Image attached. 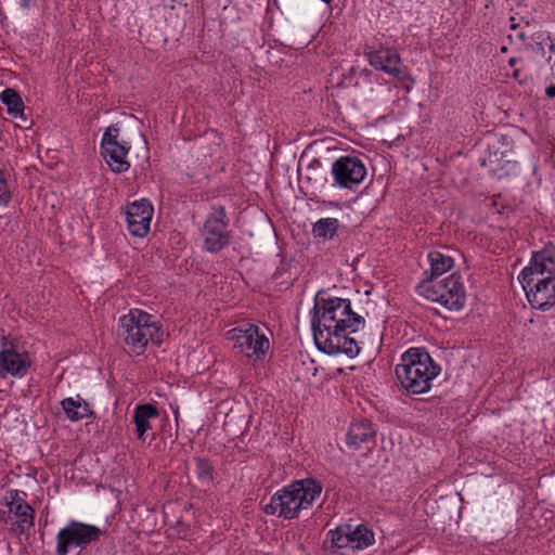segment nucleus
I'll return each mask as SVG.
<instances>
[{
  "mask_svg": "<svg viewBox=\"0 0 555 555\" xmlns=\"http://www.w3.org/2000/svg\"><path fill=\"white\" fill-rule=\"evenodd\" d=\"M30 359L27 352H18L13 344H4L0 351V375L10 374L23 377L30 366Z\"/></svg>",
  "mask_w": 555,
  "mask_h": 555,
  "instance_id": "nucleus-15",
  "label": "nucleus"
},
{
  "mask_svg": "<svg viewBox=\"0 0 555 555\" xmlns=\"http://www.w3.org/2000/svg\"><path fill=\"white\" fill-rule=\"evenodd\" d=\"M509 22H511V29L515 30L518 27V25L515 22V17H511Z\"/></svg>",
  "mask_w": 555,
  "mask_h": 555,
  "instance_id": "nucleus-29",
  "label": "nucleus"
},
{
  "mask_svg": "<svg viewBox=\"0 0 555 555\" xmlns=\"http://www.w3.org/2000/svg\"><path fill=\"white\" fill-rule=\"evenodd\" d=\"M333 186L356 190L366 177L364 163L356 156H341L337 158L331 169Z\"/></svg>",
  "mask_w": 555,
  "mask_h": 555,
  "instance_id": "nucleus-10",
  "label": "nucleus"
},
{
  "mask_svg": "<svg viewBox=\"0 0 555 555\" xmlns=\"http://www.w3.org/2000/svg\"><path fill=\"white\" fill-rule=\"evenodd\" d=\"M153 206L147 199L131 203L126 210V220L131 235L144 237L150 231Z\"/></svg>",
  "mask_w": 555,
  "mask_h": 555,
  "instance_id": "nucleus-13",
  "label": "nucleus"
},
{
  "mask_svg": "<svg viewBox=\"0 0 555 555\" xmlns=\"http://www.w3.org/2000/svg\"><path fill=\"white\" fill-rule=\"evenodd\" d=\"M428 260L430 262V278L428 280L435 281V278L446 273L452 269L454 260L451 256L441 253L440 250H431L428 254Z\"/></svg>",
  "mask_w": 555,
  "mask_h": 555,
  "instance_id": "nucleus-20",
  "label": "nucleus"
},
{
  "mask_svg": "<svg viewBox=\"0 0 555 555\" xmlns=\"http://www.w3.org/2000/svg\"><path fill=\"white\" fill-rule=\"evenodd\" d=\"M365 324V319L352 310L349 299L333 297L320 291L314 297L311 327L317 348L330 356L344 353L349 358L359 354L358 341L350 337Z\"/></svg>",
  "mask_w": 555,
  "mask_h": 555,
  "instance_id": "nucleus-1",
  "label": "nucleus"
},
{
  "mask_svg": "<svg viewBox=\"0 0 555 555\" xmlns=\"http://www.w3.org/2000/svg\"><path fill=\"white\" fill-rule=\"evenodd\" d=\"M230 220L224 206H215L206 217L201 234L203 248L210 254H218L227 248L232 241V232L228 230Z\"/></svg>",
  "mask_w": 555,
  "mask_h": 555,
  "instance_id": "nucleus-8",
  "label": "nucleus"
},
{
  "mask_svg": "<svg viewBox=\"0 0 555 555\" xmlns=\"http://www.w3.org/2000/svg\"><path fill=\"white\" fill-rule=\"evenodd\" d=\"M505 157V151L499 152V147L496 146V143L493 142L492 144H488V156L482 159V165H494L499 164L503 160Z\"/></svg>",
  "mask_w": 555,
  "mask_h": 555,
  "instance_id": "nucleus-25",
  "label": "nucleus"
},
{
  "mask_svg": "<svg viewBox=\"0 0 555 555\" xmlns=\"http://www.w3.org/2000/svg\"><path fill=\"white\" fill-rule=\"evenodd\" d=\"M195 472L197 479L204 486H210L214 480V465L212 463L205 457H195Z\"/></svg>",
  "mask_w": 555,
  "mask_h": 555,
  "instance_id": "nucleus-24",
  "label": "nucleus"
},
{
  "mask_svg": "<svg viewBox=\"0 0 555 555\" xmlns=\"http://www.w3.org/2000/svg\"><path fill=\"white\" fill-rule=\"evenodd\" d=\"M101 149L104 158L111 170L115 173L126 172L130 168V163L126 159L130 146L127 143L111 141L106 138L101 141Z\"/></svg>",
  "mask_w": 555,
  "mask_h": 555,
  "instance_id": "nucleus-16",
  "label": "nucleus"
},
{
  "mask_svg": "<svg viewBox=\"0 0 555 555\" xmlns=\"http://www.w3.org/2000/svg\"><path fill=\"white\" fill-rule=\"evenodd\" d=\"M11 199V192L8 186L5 173L0 169V206H5Z\"/></svg>",
  "mask_w": 555,
  "mask_h": 555,
  "instance_id": "nucleus-26",
  "label": "nucleus"
},
{
  "mask_svg": "<svg viewBox=\"0 0 555 555\" xmlns=\"http://www.w3.org/2000/svg\"><path fill=\"white\" fill-rule=\"evenodd\" d=\"M159 416V411L156 406L150 403L139 404L134 409L133 422L135 424V431L138 438L142 441L145 440V434L151 429V418Z\"/></svg>",
  "mask_w": 555,
  "mask_h": 555,
  "instance_id": "nucleus-18",
  "label": "nucleus"
},
{
  "mask_svg": "<svg viewBox=\"0 0 555 555\" xmlns=\"http://www.w3.org/2000/svg\"><path fill=\"white\" fill-rule=\"evenodd\" d=\"M231 333L233 334L232 339L235 341L234 346L247 358L260 360L270 347L269 339L260 333L256 324L247 323L234 328Z\"/></svg>",
  "mask_w": 555,
  "mask_h": 555,
  "instance_id": "nucleus-11",
  "label": "nucleus"
},
{
  "mask_svg": "<svg viewBox=\"0 0 555 555\" xmlns=\"http://www.w3.org/2000/svg\"><path fill=\"white\" fill-rule=\"evenodd\" d=\"M36 5H37L36 0H20V7L25 11L30 10L31 8H35Z\"/></svg>",
  "mask_w": 555,
  "mask_h": 555,
  "instance_id": "nucleus-28",
  "label": "nucleus"
},
{
  "mask_svg": "<svg viewBox=\"0 0 555 555\" xmlns=\"http://www.w3.org/2000/svg\"><path fill=\"white\" fill-rule=\"evenodd\" d=\"M103 531L94 525L70 520L56 534V555H68L72 548L85 550L100 541Z\"/></svg>",
  "mask_w": 555,
  "mask_h": 555,
  "instance_id": "nucleus-7",
  "label": "nucleus"
},
{
  "mask_svg": "<svg viewBox=\"0 0 555 555\" xmlns=\"http://www.w3.org/2000/svg\"><path fill=\"white\" fill-rule=\"evenodd\" d=\"M1 101L8 107V113L13 116H23L24 102L17 91L11 88H7L1 92Z\"/></svg>",
  "mask_w": 555,
  "mask_h": 555,
  "instance_id": "nucleus-23",
  "label": "nucleus"
},
{
  "mask_svg": "<svg viewBox=\"0 0 555 555\" xmlns=\"http://www.w3.org/2000/svg\"><path fill=\"white\" fill-rule=\"evenodd\" d=\"M10 499L9 513L13 514L16 519L10 530L18 535L26 533L34 526L35 511L20 496L17 490L10 491Z\"/></svg>",
  "mask_w": 555,
  "mask_h": 555,
  "instance_id": "nucleus-14",
  "label": "nucleus"
},
{
  "mask_svg": "<svg viewBox=\"0 0 555 555\" xmlns=\"http://www.w3.org/2000/svg\"><path fill=\"white\" fill-rule=\"evenodd\" d=\"M441 367L423 348H410L402 353L400 363L395 367L399 385L411 396H418L431 389L433 380L440 374Z\"/></svg>",
  "mask_w": 555,
  "mask_h": 555,
  "instance_id": "nucleus-4",
  "label": "nucleus"
},
{
  "mask_svg": "<svg viewBox=\"0 0 555 555\" xmlns=\"http://www.w3.org/2000/svg\"><path fill=\"white\" fill-rule=\"evenodd\" d=\"M517 37L520 39V40H525L526 38V34L524 31H520L517 34Z\"/></svg>",
  "mask_w": 555,
  "mask_h": 555,
  "instance_id": "nucleus-30",
  "label": "nucleus"
},
{
  "mask_svg": "<svg viewBox=\"0 0 555 555\" xmlns=\"http://www.w3.org/2000/svg\"><path fill=\"white\" fill-rule=\"evenodd\" d=\"M375 429L373 424L367 420H358L351 423L347 433L346 442L356 449L362 444L374 442Z\"/></svg>",
  "mask_w": 555,
  "mask_h": 555,
  "instance_id": "nucleus-17",
  "label": "nucleus"
},
{
  "mask_svg": "<svg viewBox=\"0 0 555 555\" xmlns=\"http://www.w3.org/2000/svg\"><path fill=\"white\" fill-rule=\"evenodd\" d=\"M543 44L547 46L548 54L546 61L551 68V76L546 78L547 86L545 88V95L550 99L555 98V37H547L546 40L539 44L540 50H543Z\"/></svg>",
  "mask_w": 555,
  "mask_h": 555,
  "instance_id": "nucleus-21",
  "label": "nucleus"
},
{
  "mask_svg": "<svg viewBox=\"0 0 555 555\" xmlns=\"http://www.w3.org/2000/svg\"><path fill=\"white\" fill-rule=\"evenodd\" d=\"M501 51H502L503 53H505V52L507 51V48H506V47H502V48H501Z\"/></svg>",
  "mask_w": 555,
  "mask_h": 555,
  "instance_id": "nucleus-31",
  "label": "nucleus"
},
{
  "mask_svg": "<svg viewBox=\"0 0 555 555\" xmlns=\"http://www.w3.org/2000/svg\"><path fill=\"white\" fill-rule=\"evenodd\" d=\"M332 547L337 550H364L375 542V534L366 525L341 524L328 531Z\"/></svg>",
  "mask_w": 555,
  "mask_h": 555,
  "instance_id": "nucleus-9",
  "label": "nucleus"
},
{
  "mask_svg": "<svg viewBox=\"0 0 555 555\" xmlns=\"http://www.w3.org/2000/svg\"><path fill=\"white\" fill-rule=\"evenodd\" d=\"M417 291L426 299L438 302L451 311L461 310L466 300L461 276L455 274H451L438 282L423 280L417 286Z\"/></svg>",
  "mask_w": 555,
  "mask_h": 555,
  "instance_id": "nucleus-6",
  "label": "nucleus"
},
{
  "mask_svg": "<svg viewBox=\"0 0 555 555\" xmlns=\"http://www.w3.org/2000/svg\"><path fill=\"white\" fill-rule=\"evenodd\" d=\"M119 128L117 126H109L103 133L102 140L109 138L111 141H118Z\"/></svg>",
  "mask_w": 555,
  "mask_h": 555,
  "instance_id": "nucleus-27",
  "label": "nucleus"
},
{
  "mask_svg": "<svg viewBox=\"0 0 555 555\" xmlns=\"http://www.w3.org/2000/svg\"><path fill=\"white\" fill-rule=\"evenodd\" d=\"M322 489V483L313 478L295 480L278 490L268 503L262 500V511L267 515L295 519L302 509L311 508L320 498Z\"/></svg>",
  "mask_w": 555,
  "mask_h": 555,
  "instance_id": "nucleus-3",
  "label": "nucleus"
},
{
  "mask_svg": "<svg viewBox=\"0 0 555 555\" xmlns=\"http://www.w3.org/2000/svg\"><path fill=\"white\" fill-rule=\"evenodd\" d=\"M515 63V59L509 60V64L513 65Z\"/></svg>",
  "mask_w": 555,
  "mask_h": 555,
  "instance_id": "nucleus-32",
  "label": "nucleus"
},
{
  "mask_svg": "<svg viewBox=\"0 0 555 555\" xmlns=\"http://www.w3.org/2000/svg\"><path fill=\"white\" fill-rule=\"evenodd\" d=\"M518 280L533 309L547 311L555 306V250L545 247L534 251L529 266L525 267Z\"/></svg>",
  "mask_w": 555,
  "mask_h": 555,
  "instance_id": "nucleus-2",
  "label": "nucleus"
},
{
  "mask_svg": "<svg viewBox=\"0 0 555 555\" xmlns=\"http://www.w3.org/2000/svg\"><path fill=\"white\" fill-rule=\"evenodd\" d=\"M61 405L66 417L73 422H78L83 418H90L94 416L88 402L77 396L76 399L68 397L61 401Z\"/></svg>",
  "mask_w": 555,
  "mask_h": 555,
  "instance_id": "nucleus-19",
  "label": "nucleus"
},
{
  "mask_svg": "<svg viewBox=\"0 0 555 555\" xmlns=\"http://www.w3.org/2000/svg\"><path fill=\"white\" fill-rule=\"evenodd\" d=\"M367 60L371 66L400 81H412L408 68L402 65L399 54L395 51L389 49L373 51L367 54Z\"/></svg>",
  "mask_w": 555,
  "mask_h": 555,
  "instance_id": "nucleus-12",
  "label": "nucleus"
},
{
  "mask_svg": "<svg viewBox=\"0 0 555 555\" xmlns=\"http://www.w3.org/2000/svg\"><path fill=\"white\" fill-rule=\"evenodd\" d=\"M116 334L129 351L142 354L149 343L162 345L164 331L153 315L140 309H131L119 318Z\"/></svg>",
  "mask_w": 555,
  "mask_h": 555,
  "instance_id": "nucleus-5",
  "label": "nucleus"
},
{
  "mask_svg": "<svg viewBox=\"0 0 555 555\" xmlns=\"http://www.w3.org/2000/svg\"><path fill=\"white\" fill-rule=\"evenodd\" d=\"M339 227L340 223L338 219L322 218L313 224L312 234L314 237L322 238L323 241H330L337 234Z\"/></svg>",
  "mask_w": 555,
  "mask_h": 555,
  "instance_id": "nucleus-22",
  "label": "nucleus"
}]
</instances>
